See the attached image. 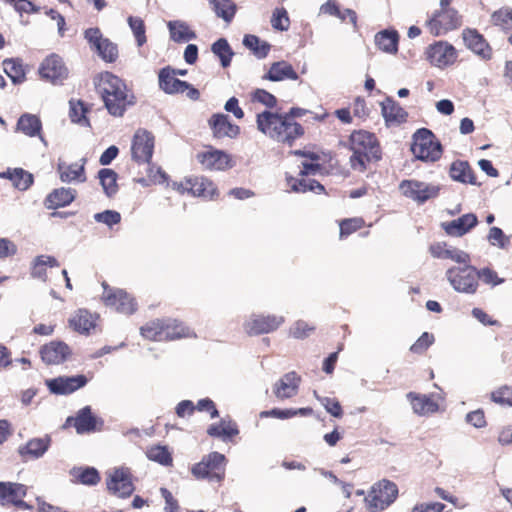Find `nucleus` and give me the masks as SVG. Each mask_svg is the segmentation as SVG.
Listing matches in <instances>:
<instances>
[{
    "mask_svg": "<svg viewBox=\"0 0 512 512\" xmlns=\"http://www.w3.org/2000/svg\"><path fill=\"white\" fill-rule=\"evenodd\" d=\"M95 86L108 113L114 117H122L136 102L133 90L124 80L111 72L100 73Z\"/></svg>",
    "mask_w": 512,
    "mask_h": 512,
    "instance_id": "f257e3e1",
    "label": "nucleus"
},
{
    "mask_svg": "<svg viewBox=\"0 0 512 512\" xmlns=\"http://www.w3.org/2000/svg\"><path fill=\"white\" fill-rule=\"evenodd\" d=\"M257 129L269 139L283 145L292 146L305 134L304 127L292 122L285 114L265 110L256 116Z\"/></svg>",
    "mask_w": 512,
    "mask_h": 512,
    "instance_id": "f03ea898",
    "label": "nucleus"
},
{
    "mask_svg": "<svg viewBox=\"0 0 512 512\" xmlns=\"http://www.w3.org/2000/svg\"><path fill=\"white\" fill-rule=\"evenodd\" d=\"M350 165L353 170L364 172L370 163L382 158V149L375 133L359 129L354 130L348 139Z\"/></svg>",
    "mask_w": 512,
    "mask_h": 512,
    "instance_id": "7ed1b4c3",
    "label": "nucleus"
},
{
    "mask_svg": "<svg viewBox=\"0 0 512 512\" xmlns=\"http://www.w3.org/2000/svg\"><path fill=\"white\" fill-rule=\"evenodd\" d=\"M294 155L303 156L309 161L302 162V168L299 172L300 178L293 176H287V186L291 191L296 193H305L308 191L320 194L325 191V188L318 181L313 179H307L308 175H315L321 170V164L319 163L320 156L315 152H305L302 150H295Z\"/></svg>",
    "mask_w": 512,
    "mask_h": 512,
    "instance_id": "20e7f679",
    "label": "nucleus"
},
{
    "mask_svg": "<svg viewBox=\"0 0 512 512\" xmlns=\"http://www.w3.org/2000/svg\"><path fill=\"white\" fill-rule=\"evenodd\" d=\"M399 490L396 483L382 479L374 483L364 498L368 512H382L390 507L398 498Z\"/></svg>",
    "mask_w": 512,
    "mask_h": 512,
    "instance_id": "39448f33",
    "label": "nucleus"
},
{
    "mask_svg": "<svg viewBox=\"0 0 512 512\" xmlns=\"http://www.w3.org/2000/svg\"><path fill=\"white\" fill-rule=\"evenodd\" d=\"M226 457L219 452H210L191 467V474L197 480L221 483L226 474Z\"/></svg>",
    "mask_w": 512,
    "mask_h": 512,
    "instance_id": "423d86ee",
    "label": "nucleus"
},
{
    "mask_svg": "<svg viewBox=\"0 0 512 512\" xmlns=\"http://www.w3.org/2000/svg\"><path fill=\"white\" fill-rule=\"evenodd\" d=\"M411 151L417 159L425 162H436L443 153L441 143L427 128L418 129L414 133Z\"/></svg>",
    "mask_w": 512,
    "mask_h": 512,
    "instance_id": "0eeeda50",
    "label": "nucleus"
},
{
    "mask_svg": "<svg viewBox=\"0 0 512 512\" xmlns=\"http://www.w3.org/2000/svg\"><path fill=\"white\" fill-rule=\"evenodd\" d=\"M462 267H451L446 271V277L451 286L459 293L475 294L479 287L478 269L470 263Z\"/></svg>",
    "mask_w": 512,
    "mask_h": 512,
    "instance_id": "6e6552de",
    "label": "nucleus"
},
{
    "mask_svg": "<svg viewBox=\"0 0 512 512\" xmlns=\"http://www.w3.org/2000/svg\"><path fill=\"white\" fill-rule=\"evenodd\" d=\"M102 301L118 313L132 315L137 311L136 299L124 289L110 287L106 282L102 283Z\"/></svg>",
    "mask_w": 512,
    "mask_h": 512,
    "instance_id": "1a4fd4ad",
    "label": "nucleus"
},
{
    "mask_svg": "<svg viewBox=\"0 0 512 512\" xmlns=\"http://www.w3.org/2000/svg\"><path fill=\"white\" fill-rule=\"evenodd\" d=\"M176 69L166 66L160 69L158 73L159 88L166 94L185 93L191 100H198L200 92L186 81L176 78Z\"/></svg>",
    "mask_w": 512,
    "mask_h": 512,
    "instance_id": "9d476101",
    "label": "nucleus"
},
{
    "mask_svg": "<svg viewBox=\"0 0 512 512\" xmlns=\"http://www.w3.org/2000/svg\"><path fill=\"white\" fill-rule=\"evenodd\" d=\"M399 190L404 197L418 204H424L439 195L440 187L415 179H405L400 182Z\"/></svg>",
    "mask_w": 512,
    "mask_h": 512,
    "instance_id": "9b49d317",
    "label": "nucleus"
},
{
    "mask_svg": "<svg viewBox=\"0 0 512 512\" xmlns=\"http://www.w3.org/2000/svg\"><path fill=\"white\" fill-rule=\"evenodd\" d=\"M107 490L110 494L119 498L130 497L134 490L133 475L129 468L120 467L113 469L106 478Z\"/></svg>",
    "mask_w": 512,
    "mask_h": 512,
    "instance_id": "f8f14e48",
    "label": "nucleus"
},
{
    "mask_svg": "<svg viewBox=\"0 0 512 512\" xmlns=\"http://www.w3.org/2000/svg\"><path fill=\"white\" fill-rule=\"evenodd\" d=\"M155 145L154 135L146 129H138L132 139V159L138 164L150 163Z\"/></svg>",
    "mask_w": 512,
    "mask_h": 512,
    "instance_id": "ddd939ff",
    "label": "nucleus"
},
{
    "mask_svg": "<svg viewBox=\"0 0 512 512\" xmlns=\"http://www.w3.org/2000/svg\"><path fill=\"white\" fill-rule=\"evenodd\" d=\"M103 421L92 412L90 406L78 410L74 416H69L63 428L74 427L78 434H88L101 430Z\"/></svg>",
    "mask_w": 512,
    "mask_h": 512,
    "instance_id": "4468645a",
    "label": "nucleus"
},
{
    "mask_svg": "<svg viewBox=\"0 0 512 512\" xmlns=\"http://www.w3.org/2000/svg\"><path fill=\"white\" fill-rule=\"evenodd\" d=\"M461 25V16L457 10H436L426 26L433 36H440Z\"/></svg>",
    "mask_w": 512,
    "mask_h": 512,
    "instance_id": "2eb2a0df",
    "label": "nucleus"
},
{
    "mask_svg": "<svg viewBox=\"0 0 512 512\" xmlns=\"http://www.w3.org/2000/svg\"><path fill=\"white\" fill-rule=\"evenodd\" d=\"M84 37L90 44L91 48L96 50L98 55L106 62L113 63L118 58L117 45L108 38H104L100 29L88 28L84 32Z\"/></svg>",
    "mask_w": 512,
    "mask_h": 512,
    "instance_id": "dca6fc26",
    "label": "nucleus"
},
{
    "mask_svg": "<svg viewBox=\"0 0 512 512\" xmlns=\"http://www.w3.org/2000/svg\"><path fill=\"white\" fill-rule=\"evenodd\" d=\"M196 158L206 170L224 171L233 167L231 155L212 146H208L207 150L199 152Z\"/></svg>",
    "mask_w": 512,
    "mask_h": 512,
    "instance_id": "f3484780",
    "label": "nucleus"
},
{
    "mask_svg": "<svg viewBox=\"0 0 512 512\" xmlns=\"http://www.w3.org/2000/svg\"><path fill=\"white\" fill-rule=\"evenodd\" d=\"M284 323V317L268 314L253 315L244 324L245 332L249 336L274 332Z\"/></svg>",
    "mask_w": 512,
    "mask_h": 512,
    "instance_id": "a211bd4d",
    "label": "nucleus"
},
{
    "mask_svg": "<svg viewBox=\"0 0 512 512\" xmlns=\"http://www.w3.org/2000/svg\"><path fill=\"white\" fill-rule=\"evenodd\" d=\"M39 75L52 84H61L68 77V69L59 55L51 54L41 63Z\"/></svg>",
    "mask_w": 512,
    "mask_h": 512,
    "instance_id": "6ab92c4d",
    "label": "nucleus"
},
{
    "mask_svg": "<svg viewBox=\"0 0 512 512\" xmlns=\"http://www.w3.org/2000/svg\"><path fill=\"white\" fill-rule=\"evenodd\" d=\"M208 126L213 138L217 140L236 139L241 133L240 126L232 123L229 116L224 113L212 114L208 119Z\"/></svg>",
    "mask_w": 512,
    "mask_h": 512,
    "instance_id": "aec40b11",
    "label": "nucleus"
},
{
    "mask_svg": "<svg viewBox=\"0 0 512 512\" xmlns=\"http://www.w3.org/2000/svg\"><path fill=\"white\" fill-rule=\"evenodd\" d=\"M26 494L27 487L24 484L0 482V505L2 506L13 504L19 509H33V506L23 501V498L26 496Z\"/></svg>",
    "mask_w": 512,
    "mask_h": 512,
    "instance_id": "412c9836",
    "label": "nucleus"
},
{
    "mask_svg": "<svg viewBox=\"0 0 512 512\" xmlns=\"http://www.w3.org/2000/svg\"><path fill=\"white\" fill-rule=\"evenodd\" d=\"M429 62L439 68H444L455 63L457 51L453 45L445 41H437L426 50Z\"/></svg>",
    "mask_w": 512,
    "mask_h": 512,
    "instance_id": "4be33fe9",
    "label": "nucleus"
},
{
    "mask_svg": "<svg viewBox=\"0 0 512 512\" xmlns=\"http://www.w3.org/2000/svg\"><path fill=\"white\" fill-rule=\"evenodd\" d=\"M380 107L387 128L399 127L408 121V112L392 97H386Z\"/></svg>",
    "mask_w": 512,
    "mask_h": 512,
    "instance_id": "5701e85b",
    "label": "nucleus"
},
{
    "mask_svg": "<svg viewBox=\"0 0 512 512\" xmlns=\"http://www.w3.org/2000/svg\"><path fill=\"white\" fill-rule=\"evenodd\" d=\"M88 382L85 375L60 376L47 382L49 390L57 395H68L84 387Z\"/></svg>",
    "mask_w": 512,
    "mask_h": 512,
    "instance_id": "b1692460",
    "label": "nucleus"
},
{
    "mask_svg": "<svg viewBox=\"0 0 512 512\" xmlns=\"http://www.w3.org/2000/svg\"><path fill=\"white\" fill-rule=\"evenodd\" d=\"M463 40L468 49L480 56L482 59L489 60L492 57V48L476 29H465L462 33Z\"/></svg>",
    "mask_w": 512,
    "mask_h": 512,
    "instance_id": "393cba45",
    "label": "nucleus"
},
{
    "mask_svg": "<svg viewBox=\"0 0 512 512\" xmlns=\"http://www.w3.org/2000/svg\"><path fill=\"white\" fill-rule=\"evenodd\" d=\"M71 354L69 346L62 341H51L40 349L41 359L48 365L64 362Z\"/></svg>",
    "mask_w": 512,
    "mask_h": 512,
    "instance_id": "a878e982",
    "label": "nucleus"
},
{
    "mask_svg": "<svg viewBox=\"0 0 512 512\" xmlns=\"http://www.w3.org/2000/svg\"><path fill=\"white\" fill-rule=\"evenodd\" d=\"M300 383L301 377L295 371L286 373L274 384V395L279 400L292 398L297 395Z\"/></svg>",
    "mask_w": 512,
    "mask_h": 512,
    "instance_id": "bb28decb",
    "label": "nucleus"
},
{
    "mask_svg": "<svg viewBox=\"0 0 512 512\" xmlns=\"http://www.w3.org/2000/svg\"><path fill=\"white\" fill-rule=\"evenodd\" d=\"M413 412L419 416L434 414L439 410V404L434 394H420L409 392L407 394Z\"/></svg>",
    "mask_w": 512,
    "mask_h": 512,
    "instance_id": "cd10ccee",
    "label": "nucleus"
},
{
    "mask_svg": "<svg viewBox=\"0 0 512 512\" xmlns=\"http://www.w3.org/2000/svg\"><path fill=\"white\" fill-rule=\"evenodd\" d=\"M240 431L237 423L230 417L222 418L218 423H213L207 428V434L213 438H219L223 442H234Z\"/></svg>",
    "mask_w": 512,
    "mask_h": 512,
    "instance_id": "c85d7f7f",
    "label": "nucleus"
},
{
    "mask_svg": "<svg viewBox=\"0 0 512 512\" xmlns=\"http://www.w3.org/2000/svg\"><path fill=\"white\" fill-rule=\"evenodd\" d=\"M190 195L213 200L219 192L216 184L205 176H190Z\"/></svg>",
    "mask_w": 512,
    "mask_h": 512,
    "instance_id": "c756f323",
    "label": "nucleus"
},
{
    "mask_svg": "<svg viewBox=\"0 0 512 512\" xmlns=\"http://www.w3.org/2000/svg\"><path fill=\"white\" fill-rule=\"evenodd\" d=\"M478 224V218L473 213H467L449 222L442 224L449 236L460 237L468 233Z\"/></svg>",
    "mask_w": 512,
    "mask_h": 512,
    "instance_id": "7c9ffc66",
    "label": "nucleus"
},
{
    "mask_svg": "<svg viewBox=\"0 0 512 512\" xmlns=\"http://www.w3.org/2000/svg\"><path fill=\"white\" fill-rule=\"evenodd\" d=\"M163 334L164 341H173L196 336L190 327L186 326L183 322L172 318H163Z\"/></svg>",
    "mask_w": 512,
    "mask_h": 512,
    "instance_id": "2f4dec72",
    "label": "nucleus"
},
{
    "mask_svg": "<svg viewBox=\"0 0 512 512\" xmlns=\"http://www.w3.org/2000/svg\"><path fill=\"white\" fill-rule=\"evenodd\" d=\"M76 194V190L72 188H56L46 196L44 206L49 210L68 206L75 200Z\"/></svg>",
    "mask_w": 512,
    "mask_h": 512,
    "instance_id": "473e14b6",
    "label": "nucleus"
},
{
    "mask_svg": "<svg viewBox=\"0 0 512 512\" xmlns=\"http://www.w3.org/2000/svg\"><path fill=\"white\" fill-rule=\"evenodd\" d=\"M431 255L439 259H451L459 264L470 263V255L457 248H448L446 243H434L430 246Z\"/></svg>",
    "mask_w": 512,
    "mask_h": 512,
    "instance_id": "72a5a7b5",
    "label": "nucleus"
},
{
    "mask_svg": "<svg viewBox=\"0 0 512 512\" xmlns=\"http://www.w3.org/2000/svg\"><path fill=\"white\" fill-rule=\"evenodd\" d=\"M50 442L51 440L48 436L44 438H33L25 445L19 447L18 452L23 461L36 459L41 457L48 450Z\"/></svg>",
    "mask_w": 512,
    "mask_h": 512,
    "instance_id": "f704fd0d",
    "label": "nucleus"
},
{
    "mask_svg": "<svg viewBox=\"0 0 512 512\" xmlns=\"http://www.w3.org/2000/svg\"><path fill=\"white\" fill-rule=\"evenodd\" d=\"M98 316L87 309H78L69 319V326L79 333H89L96 327Z\"/></svg>",
    "mask_w": 512,
    "mask_h": 512,
    "instance_id": "c9c22d12",
    "label": "nucleus"
},
{
    "mask_svg": "<svg viewBox=\"0 0 512 512\" xmlns=\"http://www.w3.org/2000/svg\"><path fill=\"white\" fill-rule=\"evenodd\" d=\"M262 78L273 82L285 79L297 80L298 74L290 63L282 60L272 63L268 72Z\"/></svg>",
    "mask_w": 512,
    "mask_h": 512,
    "instance_id": "e433bc0d",
    "label": "nucleus"
},
{
    "mask_svg": "<svg viewBox=\"0 0 512 512\" xmlns=\"http://www.w3.org/2000/svg\"><path fill=\"white\" fill-rule=\"evenodd\" d=\"M85 163H72V164H66V163H58L57 165V171L59 173L60 179L62 182H72V181H78V182H85L86 181V175H85Z\"/></svg>",
    "mask_w": 512,
    "mask_h": 512,
    "instance_id": "4c0bfd02",
    "label": "nucleus"
},
{
    "mask_svg": "<svg viewBox=\"0 0 512 512\" xmlns=\"http://www.w3.org/2000/svg\"><path fill=\"white\" fill-rule=\"evenodd\" d=\"M450 176L453 180L465 183L476 184V175L467 161L457 160L451 164Z\"/></svg>",
    "mask_w": 512,
    "mask_h": 512,
    "instance_id": "58836bf2",
    "label": "nucleus"
},
{
    "mask_svg": "<svg viewBox=\"0 0 512 512\" xmlns=\"http://www.w3.org/2000/svg\"><path fill=\"white\" fill-rule=\"evenodd\" d=\"M399 34L396 30H383L375 35V44L379 50L396 54L398 51Z\"/></svg>",
    "mask_w": 512,
    "mask_h": 512,
    "instance_id": "ea45409f",
    "label": "nucleus"
},
{
    "mask_svg": "<svg viewBox=\"0 0 512 512\" xmlns=\"http://www.w3.org/2000/svg\"><path fill=\"white\" fill-rule=\"evenodd\" d=\"M0 177L9 179L21 191L27 190L33 184V175L22 168L8 169L0 173Z\"/></svg>",
    "mask_w": 512,
    "mask_h": 512,
    "instance_id": "a19ab883",
    "label": "nucleus"
},
{
    "mask_svg": "<svg viewBox=\"0 0 512 512\" xmlns=\"http://www.w3.org/2000/svg\"><path fill=\"white\" fill-rule=\"evenodd\" d=\"M16 130L29 137L40 135L42 123L39 117L33 114L25 113L17 121Z\"/></svg>",
    "mask_w": 512,
    "mask_h": 512,
    "instance_id": "79ce46f5",
    "label": "nucleus"
},
{
    "mask_svg": "<svg viewBox=\"0 0 512 512\" xmlns=\"http://www.w3.org/2000/svg\"><path fill=\"white\" fill-rule=\"evenodd\" d=\"M3 69L14 84L23 83L26 79V70L21 59H5L3 61Z\"/></svg>",
    "mask_w": 512,
    "mask_h": 512,
    "instance_id": "37998d69",
    "label": "nucleus"
},
{
    "mask_svg": "<svg viewBox=\"0 0 512 512\" xmlns=\"http://www.w3.org/2000/svg\"><path fill=\"white\" fill-rule=\"evenodd\" d=\"M59 262L53 256L40 255L36 257L33 262L31 275L33 278L46 281L47 279V268L59 267Z\"/></svg>",
    "mask_w": 512,
    "mask_h": 512,
    "instance_id": "c03bdc74",
    "label": "nucleus"
},
{
    "mask_svg": "<svg viewBox=\"0 0 512 512\" xmlns=\"http://www.w3.org/2000/svg\"><path fill=\"white\" fill-rule=\"evenodd\" d=\"M88 112L89 108L83 101L75 99L69 101V117L73 123L81 126H90V121L87 117Z\"/></svg>",
    "mask_w": 512,
    "mask_h": 512,
    "instance_id": "a18cd8bd",
    "label": "nucleus"
},
{
    "mask_svg": "<svg viewBox=\"0 0 512 512\" xmlns=\"http://www.w3.org/2000/svg\"><path fill=\"white\" fill-rule=\"evenodd\" d=\"M140 334L143 338L149 341H164L163 318L153 319L145 323L140 327Z\"/></svg>",
    "mask_w": 512,
    "mask_h": 512,
    "instance_id": "49530a36",
    "label": "nucleus"
},
{
    "mask_svg": "<svg viewBox=\"0 0 512 512\" xmlns=\"http://www.w3.org/2000/svg\"><path fill=\"white\" fill-rule=\"evenodd\" d=\"M313 414V409L310 407H303L299 409H279L273 408L271 410H266L260 412L261 418L274 417L278 419H289L295 417L297 415L300 416H310Z\"/></svg>",
    "mask_w": 512,
    "mask_h": 512,
    "instance_id": "de8ad7c7",
    "label": "nucleus"
},
{
    "mask_svg": "<svg viewBox=\"0 0 512 512\" xmlns=\"http://www.w3.org/2000/svg\"><path fill=\"white\" fill-rule=\"evenodd\" d=\"M209 3L216 15L225 22L230 23L233 20L237 10L233 0H210Z\"/></svg>",
    "mask_w": 512,
    "mask_h": 512,
    "instance_id": "09e8293b",
    "label": "nucleus"
},
{
    "mask_svg": "<svg viewBox=\"0 0 512 512\" xmlns=\"http://www.w3.org/2000/svg\"><path fill=\"white\" fill-rule=\"evenodd\" d=\"M168 27L171 38L176 42L189 41L196 38V33L184 22H169Z\"/></svg>",
    "mask_w": 512,
    "mask_h": 512,
    "instance_id": "8fccbe9b",
    "label": "nucleus"
},
{
    "mask_svg": "<svg viewBox=\"0 0 512 512\" xmlns=\"http://www.w3.org/2000/svg\"><path fill=\"white\" fill-rule=\"evenodd\" d=\"M243 44L245 47L250 49L254 55L258 58H265L270 51V44L261 41L256 35L248 34L244 36Z\"/></svg>",
    "mask_w": 512,
    "mask_h": 512,
    "instance_id": "3c124183",
    "label": "nucleus"
},
{
    "mask_svg": "<svg viewBox=\"0 0 512 512\" xmlns=\"http://www.w3.org/2000/svg\"><path fill=\"white\" fill-rule=\"evenodd\" d=\"M100 183L107 196L111 197L118 191L117 173L109 168H103L98 172Z\"/></svg>",
    "mask_w": 512,
    "mask_h": 512,
    "instance_id": "603ef678",
    "label": "nucleus"
},
{
    "mask_svg": "<svg viewBox=\"0 0 512 512\" xmlns=\"http://www.w3.org/2000/svg\"><path fill=\"white\" fill-rule=\"evenodd\" d=\"M212 52L219 57L221 65L226 68L230 65L234 52L232 51L228 41L220 38L212 44Z\"/></svg>",
    "mask_w": 512,
    "mask_h": 512,
    "instance_id": "864d4df0",
    "label": "nucleus"
},
{
    "mask_svg": "<svg viewBox=\"0 0 512 512\" xmlns=\"http://www.w3.org/2000/svg\"><path fill=\"white\" fill-rule=\"evenodd\" d=\"M72 475L78 483L84 485H96L100 481V475L93 467L74 468Z\"/></svg>",
    "mask_w": 512,
    "mask_h": 512,
    "instance_id": "5fc2aeb1",
    "label": "nucleus"
},
{
    "mask_svg": "<svg viewBox=\"0 0 512 512\" xmlns=\"http://www.w3.org/2000/svg\"><path fill=\"white\" fill-rule=\"evenodd\" d=\"M147 457L164 466L172 465L173 458L166 446L154 445L147 449Z\"/></svg>",
    "mask_w": 512,
    "mask_h": 512,
    "instance_id": "6e6d98bb",
    "label": "nucleus"
},
{
    "mask_svg": "<svg viewBox=\"0 0 512 512\" xmlns=\"http://www.w3.org/2000/svg\"><path fill=\"white\" fill-rule=\"evenodd\" d=\"M490 400L501 407L512 408V387L502 385L490 393Z\"/></svg>",
    "mask_w": 512,
    "mask_h": 512,
    "instance_id": "4d7b16f0",
    "label": "nucleus"
},
{
    "mask_svg": "<svg viewBox=\"0 0 512 512\" xmlns=\"http://www.w3.org/2000/svg\"><path fill=\"white\" fill-rule=\"evenodd\" d=\"M365 225V221L361 217L347 218L340 221V239L347 238L356 231L362 229Z\"/></svg>",
    "mask_w": 512,
    "mask_h": 512,
    "instance_id": "13d9d810",
    "label": "nucleus"
},
{
    "mask_svg": "<svg viewBox=\"0 0 512 512\" xmlns=\"http://www.w3.org/2000/svg\"><path fill=\"white\" fill-rule=\"evenodd\" d=\"M271 26L277 31H287L290 27V18L284 7L274 9L271 17Z\"/></svg>",
    "mask_w": 512,
    "mask_h": 512,
    "instance_id": "bf43d9fd",
    "label": "nucleus"
},
{
    "mask_svg": "<svg viewBox=\"0 0 512 512\" xmlns=\"http://www.w3.org/2000/svg\"><path fill=\"white\" fill-rule=\"evenodd\" d=\"M128 23L134 34L137 45L139 47L143 46L147 41L144 21L140 17L130 16L128 18Z\"/></svg>",
    "mask_w": 512,
    "mask_h": 512,
    "instance_id": "052dcab7",
    "label": "nucleus"
},
{
    "mask_svg": "<svg viewBox=\"0 0 512 512\" xmlns=\"http://www.w3.org/2000/svg\"><path fill=\"white\" fill-rule=\"evenodd\" d=\"M491 18L493 24L499 26L505 32L512 30V10L499 9L492 14Z\"/></svg>",
    "mask_w": 512,
    "mask_h": 512,
    "instance_id": "680f3d73",
    "label": "nucleus"
},
{
    "mask_svg": "<svg viewBox=\"0 0 512 512\" xmlns=\"http://www.w3.org/2000/svg\"><path fill=\"white\" fill-rule=\"evenodd\" d=\"M314 396L320 401L326 411L333 417L341 418L343 416L342 406L336 398L320 397L317 391H314Z\"/></svg>",
    "mask_w": 512,
    "mask_h": 512,
    "instance_id": "e2e57ef3",
    "label": "nucleus"
},
{
    "mask_svg": "<svg viewBox=\"0 0 512 512\" xmlns=\"http://www.w3.org/2000/svg\"><path fill=\"white\" fill-rule=\"evenodd\" d=\"M487 240L491 245L502 249L506 248L510 244L509 237L504 234L502 229L496 226L489 229Z\"/></svg>",
    "mask_w": 512,
    "mask_h": 512,
    "instance_id": "0e129e2a",
    "label": "nucleus"
},
{
    "mask_svg": "<svg viewBox=\"0 0 512 512\" xmlns=\"http://www.w3.org/2000/svg\"><path fill=\"white\" fill-rule=\"evenodd\" d=\"M251 100L263 104L269 109L277 106L276 97L265 89H256L251 94Z\"/></svg>",
    "mask_w": 512,
    "mask_h": 512,
    "instance_id": "69168bd1",
    "label": "nucleus"
},
{
    "mask_svg": "<svg viewBox=\"0 0 512 512\" xmlns=\"http://www.w3.org/2000/svg\"><path fill=\"white\" fill-rule=\"evenodd\" d=\"M435 338L433 334L424 332L414 344L411 345L410 351L414 354H423L434 343Z\"/></svg>",
    "mask_w": 512,
    "mask_h": 512,
    "instance_id": "338daca9",
    "label": "nucleus"
},
{
    "mask_svg": "<svg viewBox=\"0 0 512 512\" xmlns=\"http://www.w3.org/2000/svg\"><path fill=\"white\" fill-rule=\"evenodd\" d=\"M94 218L97 222L106 224L109 227H112L121 221L120 213L114 210H105L101 213H97Z\"/></svg>",
    "mask_w": 512,
    "mask_h": 512,
    "instance_id": "774afa93",
    "label": "nucleus"
}]
</instances>
